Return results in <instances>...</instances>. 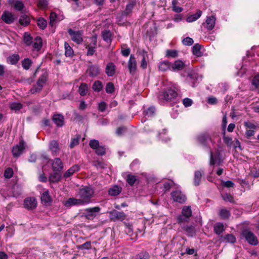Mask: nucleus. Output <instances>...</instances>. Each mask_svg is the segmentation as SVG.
Masks as SVG:
<instances>
[{
    "mask_svg": "<svg viewBox=\"0 0 259 259\" xmlns=\"http://www.w3.org/2000/svg\"><path fill=\"white\" fill-rule=\"evenodd\" d=\"M90 146L93 149H96L97 148H98L100 145H99V142L98 140H91L90 141L89 143Z\"/></svg>",
    "mask_w": 259,
    "mask_h": 259,
    "instance_id": "bf43d9fd",
    "label": "nucleus"
},
{
    "mask_svg": "<svg viewBox=\"0 0 259 259\" xmlns=\"http://www.w3.org/2000/svg\"><path fill=\"white\" fill-rule=\"evenodd\" d=\"M37 201L34 197H27L24 200V207L28 210H32L36 207Z\"/></svg>",
    "mask_w": 259,
    "mask_h": 259,
    "instance_id": "f8f14e48",
    "label": "nucleus"
},
{
    "mask_svg": "<svg viewBox=\"0 0 259 259\" xmlns=\"http://www.w3.org/2000/svg\"><path fill=\"white\" fill-rule=\"evenodd\" d=\"M13 175V170L11 168H7L4 172V177L6 178L10 179Z\"/></svg>",
    "mask_w": 259,
    "mask_h": 259,
    "instance_id": "e2e57ef3",
    "label": "nucleus"
},
{
    "mask_svg": "<svg viewBox=\"0 0 259 259\" xmlns=\"http://www.w3.org/2000/svg\"><path fill=\"white\" fill-rule=\"evenodd\" d=\"M86 73L90 77H96L100 74V67L98 65H89Z\"/></svg>",
    "mask_w": 259,
    "mask_h": 259,
    "instance_id": "4468645a",
    "label": "nucleus"
},
{
    "mask_svg": "<svg viewBox=\"0 0 259 259\" xmlns=\"http://www.w3.org/2000/svg\"><path fill=\"white\" fill-rule=\"evenodd\" d=\"M8 4L17 11H21L24 7L22 2L16 0H8Z\"/></svg>",
    "mask_w": 259,
    "mask_h": 259,
    "instance_id": "412c9836",
    "label": "nucleus"
},
{
    "mask_svg": "<svg viewBox=\"0 0 259 259\" xmlns=\"http://www.w3.org/2000/svg\"><path fill=\"white\" fill-rule=\"evenodd\" d=\"M219 215L222 219H227L230 216V212L226 208L222 209L220 210Z\"/></svg>",
    "mask_w": 259,
    "mask_h": 259,
    "instance_id": "49530a36",
    "label": "nucleus"
},
{
    "mask_svg": "<svg viewBox=\"0 0 259 259\" xmlns=\"http://www.w3.org/2000/svg\"><path fill=\"white\" fill-rule=\"evenodd\" d=\"M1 19L5 23L10 24L14 22L15 20V16L12 12L5 11L1 16Z\"/></svg>",
    "mask_w": 259,
    "mask_h": 259,
    "instance_id": "2eb2a0df",
    "label": "nucleus"
},
{
    "mask_svg": "<svg viewBox=\"0 0 259 259\" xmlns=\"http://www.w3.org/2000/svg\"><path fill=\"white\" fill-rule=\"evenodd\" d=\"M97 46V38H95L93 39L92 45H87L86 48L88 49V52L87 53V56H92L96 52V48Z\"/></svg>",
    "mask_w": 259,
    "mask_h": 259,
    "instance_id": "a878e982",
    "label": "nucleus"
},
{
    "mask_svg": "<svg viewBox=\"0 0 259 259\" xmlns=\"http://www.w3.org/2000/svg\"><path fill=\"white\" fill-rule=\"evenodd\" d=\"M20 57L18 54H13L7 58V62L12 65L17 64L19 60Z\"/></svg>",
    "mask_w": 259,
    "mask_h": 259,
    "instance_id": "f704fd0d",
    "label": "nucleus"
},
{
    "mask_svg": "<svg viewBox=\"0 0 259 259\" xmlns=\"http://www.w3.org/2000/svg\"><path fill=\"white\" fill-rule=\"evenodd\" d=\"M79 139L80 136H78L76 138L71 139V142L69 145L70 148H73L74 146L77 145L79 143Z\"/></svg>",
    "mask_w": 259,
    "mask_h": 259,
    "instance_id": "680f3d73",
    "label": "nucleus"
},
{
    "mask_svg": "<svg viewBox=\"0 0 259 259\" xmlns=\"http://www.w3.org/2000/svg\"><path fill=\"white\" fill-rule=\"evenodd\" d=\"M195 139L196 143L208 152L215 148V141L207 133H202L198 135Z\"/></svg>",
    "mask_w": 259,
    "mask_h": 259,
    "instance_id": "f03ea898",
    "label": "nucleus"
},
{
    "mask_svg": "<svg viewBox=\"0 0 259 259\" xmlns=\"http://www.w3.org/2000/svg\"><path fill=\"white\" fill-rule=\"evenodd\" d=\"M49 149L51 151L52 155H57L60 150L58 143L55 140L51 141L49 144Z\"/></svg>",
    "mask_w": 259,
    "mask_h": 259,
    "instance_id": "6ab92c4d",
    "label": "nucleus"
},
{
    "mask_svg": "<svg viewBox=\"0 0 259 259\" xmlns=\"http://www.w3.org/2000/svg\"><path fill=\"white\" fill-rule=\"evenodd\" d=\"M24 144V141L23 140H21L19 141V144L13 146L12 152L14 157H18L22 154L25 148Z\"/></svg>",
    "mask_w": 259,
    "mask_h": 259,
    "instance_id": "1a4fd4ad",
    "label": "nucleus"
},
{
    "mask_svg": "<svg viewBox=\"0 0 259 259\" xmlns=\"http://www.w3.org/2000/svg\"><path fill=\"white\" fill-rule=\"evenodd\" d=\"M142 55H143V58L141 61L140 66H141V68L145 69L147 67V61H146V58H145V55H147V52L143 50L142 51Z\"/></svg>",
    "mask_w": 259,
    "mask_h": 259,
    "instance_id": "4d7b16f0",
    "label": "nucleus"
},
{
    "mask_svg": "<svg viewBox=\"0 0 259 259\" xmlns=\"http://www.w3.org/2000/svg\"><path fill=\"white\" fill-rule=\"evenodd\" d=\"M64 205L66 207H70L72 206H82L83 205L78 198L71 197L68 198L66 201L64 202Z\"/></svg>",
    "mask_w": 259,
    "mask_h": 259,
    "instance_id": "dca6fc26",
    "label": "nucleus"
},
{
    "mask_svg": "<svg viewBox=\"0 0 259 259\" xmlns=\"http://www.w3.org/2000/svg\"><path fill=\"white\" fill-rule=\"evenodd\" d=\"M23 41L27 46H30L32 43V37L28 32H25L23 35Z\"/></svg>",
    "mask_w": 259,
    "mask_h": 259,
    "instance_id": "ea45409f",
    "label": "nucleus"
},
{
    "mask_svg": "<svg viewBox=\"0 0 259 259\" xmlns=\"http://www.w3.org/2000/svg\"><path fill=\"white\" fill-rule=\"evenodd\" d=\"M80 169V167L77 164H75L68 169L63 175L65 178H68L72 176L74 172L78 171Z\"/></svg>",
    "mask_w": 259,
    "mask_h": 259,
    "instance_id": "393cba45",
    "label": "nucleus"
},
{
    "mask_svg": "<svg viewBox=\"0 0 259 259\" xmlns=\"http://www.w3.org/2000/svg\"><path fill=\"white\" fill-rule=\"evenodd\" d=\"M61 178L60 171H54L49 177V181L52 183H57Z\"/></svg>",
    "mask_w": 259,
    "mask_h": 259,
    "instance_id": "c85d7f7f",
    "label": "nucleus"
},
{
    "mask_svg": "<svg viewBox=\"0 0 259 259\" xmlns=\"http://www.w3.org/2000/svg\"><path fill=\"white\" fill-rule=\"evenodd\" d=\"M137 180L136 177L132 174H128L126 177V181L130 186H133Z\"/></svg>",
    "mask_w": 259,
    "mask_h": 259,
    "instance_id": "09e8293b",
    "label": "nucleus"
},
{
    "mask_svg": "<svg viewBox=\"0 0 259 259\" xmlns=\"http://www.w3.org/2000/svg\"><path fill=\"white\" fill-rule=\"evenodd\" d=\"M178 56V51L175 50H167L166 51V56L168 58H175Z\"/></svg>",
    "mask_w": 259,
    "mask_h": 259,
    "instance_id": "864d4df0",
    "label": "nucleus"
},
{
    "mask_svg": "<svg viewBox=\"0 0 259 259\" xmlns=\"http://www.w3.org/2000/svg\"><path fill=\"white\" fill-rule=\"evenodd\" d=\"M93 89L94 91L99 92L103 89V84L101 81L97 80L93 84Z\"/></svg>",
    "mask_w": 259,
    "mask_h": 259,
    "instance_id": "de8ad7c7",
    "label": "nucleus"
},
{
    "mask_svg": "<svg viewBox=\"0 0 259 259\" xmlns=\"http://www.w3.org/2000/svg\"><path fill=\"white\" fill-rule=\"evenodd\" d=\"M135 5V3L134 2H130L126 6V8L123 12V14L125 15H127L131 13Z\"/></svg>",
    "mask_w": 259,
    "mask_h": 259,
    "instance_id": "8fccbe9b",
    "label": "nucleus"
},
{
    "mask_svg": "<svg viewBox=\"0 0 259 259\" xmlns=\"http://www.w3.org/2000/svg\"><path fill=\"white\" fill-rule=\"evenodd\" d=\"M182 213L186 218H190L192 215V211L190 206H184L182 209Z\"/></svg>",
    "mask_w": 259,
    "mask_h": 259,
    "instance_id": "603ef678",
    "label": "nucleus"
},
{
    "mask_svg": "<svg viewBox=\"0 0 259 259\" xmlns=\"http://www.w3.org/2000/svg\"><path fill=\"white\" fill-rule=\"evenodd\" d=\"M22 66L25 70H28L32 64V61L29 58H25L22 60Z\"/></svg>",
    "mask_w": 259,
    "mask_h": 259,
    "instance_id": "4c0bfd02",
    "label": "nucleus"
},
{
    "mask_svg": "<svg viewBox=\"0 0 259 259\" xmlns=\"http://www.w3.org/2000/svg\"><path fill=\"white\" fill-rule=\"evenodd\" d=\"M225 231L224 226L223 223H217L214 226V232L217 235L221 234Z\"/></svg>",
    "mask_w": 259,
    "mask_h": 259,
    "instance_id": "2f4dec72",
    "label": "nucleus"
},
{
    "mask_svg": "<svg viewBox=\"0 0 259 259\" xmlns=\"http://www.w3.org/2000/svg\"><path fill=\"white\" fill-rule=\"evenodd\" d=\"M137 64L136 58L134 55H131L128 61V68L131 74H135L137 71Z\"/></svg>",
    "mask_w": 259,
    "mask_h": 259,
    "instance_id": "ddd939ff",
    "label": "nucleus"
},
{
    "mask_svg": "<svg viewBox=\"0 0 259 259\" xmlns=\"http://www.w3.org/2000/svg\"><path fill=\"white\" fill-rule=\"evenodd\" d=\"M201 46L198 44H196L192 47V53L193 55L197 57H201L202 56V53L201 52Z\"/></svg>",
    "mask_w": 259,
    "mask_h": 259,
    "instance_id": "72a5a7b5",
    "label": "nucleus"
},
{
    "mask_svg": "<svg viewBox=\"0 0 259 259\" xmlns=\"http://www.w3.org/2000/svg\"><path fill=\"white\" fill-rule=\"evenodd\" d=\"M47 78V77L46 74H42L39 77L36 84L34 85L32 88L30 90L31 93L32 94H34L35 93L40 92L42 90L44 84L46 83Z\"/></svg>",
    "mask_w": 259,
    "mask_h": 259,
    "instance_id": "423d86ee",
    "label": "nucleus"
},
{
    "mask_svg": "<svg viewBox=\"0 0 259 259\" xmlns=\"http://www.w3.org/2000/svg\"><path fill=\"white\" fill-rule=\"evenodd\" d=\"M121 192V189L118 186H114L108 190V194L111 196H116Z\"/></svg>",
    "mask_w": 259,
    "mask_h": 259,
    "instance_id": "c9c22d12",
    "label": "nucleus"
},
{
    "mask_svg": "<svg viewBox=\"0 0 259 259\" xmlns=\"http://www.w3.org/2000/svg\"><path fill=\"white\" fill-rule=\"evenodd\" d=\"M91 248H92L91 242L90 241H87L84 243L81 244L80 245H78L77 246V248L78 249H80V250H83V249L89 250V249H90Z\"/></svg>",
    "mask_w": 259,
    "mask_h": 259,
    "instance_id": "6e6d98bb",
    "label": "nucleus"
},
{
    "mask_svg": "<svg viewBox=\"0 0 259 259\" xmlns=\"http://www.w3.org/2000/svg\"><path fill=\"white\" fill-rule=\"evenodd\" d=\"M215 23V17L214 16L207 17L205 23H203L205 27L208 30H211L214 27Z\"/></svg>",
    "mask_w": 259,
    "mask_h": 259,
    "instance_id": "f3484780",
    "label": "nucleus"
},
{
    "mask_svg": "<svg viewBox=\"0 0 259 259\" xmlns=\"http://www.w3.org/2000/svg\"><path fill=\"white\" fill-rule=\"evenodd\" d=\"M94 189L88 186L78 189L76 196L78 197L83 205H88L93 202Z\"/></svg>",
    "mask_w": 259,
    "mask_h": 259,
    "instance_id": "7ed1b4c3",
    "label": "nucleus"
},
{
    "mask_svg": "<svg viewBox=\"0 0 259 259\" xmlns=\"http://www.w3.org/2000/svg\"><path fill=\"white\" fill-rule=\"evenodd\" d=\"M99 206L86 208L84 210L83 216L89 220H93L101 210Z\"/></svg>",
    "mask_w": 259,
    "mask_h": 259,
    "instance_id": "39448f33",
    "label": "nucleus"
},
{
    "mask_svg": "<svg viewBox=\"0 0 259 259\" xmlns=\"http://www.w3.org/2000/svg\"><path fill=\"white\" fill-rule=\"evenodd\" d=\"M37 25L41 29H44L47 26V21L43 18L40 17L37 20Z\"/></svg>",
    "mask_w": 259,
    "mask_h": 259,
    "instance_id": "37998d69",
    "label": "nucleus"
},
{
    "mask_svg": "<svg viewBox=\"0 0 259 259\" xmlns=\"http://www.w3.org/2000/svg\"><path fill=\"white\" fill-rule=\"evenodd\" d=\"M199 75L197 73L191 72L186 77V81L192 87H195L199 83Z\"/></svg>",
    "mask_w": 259,
    "mask_h": 259,
    "instance_id": "9d476101",
    "label": "nucleus"
},
{
    "mask_svg": "<svg viewBox=\"0 0 259 259\" xmlns=\"http://www.w3.org/2000/svg\"><path fill=\"white\" fill-rule=\"evenodd\" d=\"M42 46V40L40 37L37 36L32 43L33 49L34 50L38 51L40 50Z\"/></svg>",
    "mask_w": 259,
    "mask_h": 259,
    "instance_id": "cd10ccee",
    "label": "nucleus"
},
{
    "mask_svg": "<svg viewBox=\"0 0 259 259\" xmlns=\"http://www.w3.org/2000/svg\"><path fill=\"white\" fill-rule=\"evenodd\" d=\"M185 67V64L181 60H178L171 64V70L173 71L183 70Z\"/></svg>",
    "mask_w": 259,
    "mask_h": 259,
    "instance_id": "b1692460",
    "label": "nucleus"
},
{
    "mask_svg": "<svg viewBox=\"0 0 259 259\" xmlns=\"http://www.w3.org/2000/svg\"><path fill=\"white\" fill-rule=\"evenodd\" d=\"M64 47H65V55L66 57H72L74 55V51L71 47L69 46V45L65 42L64 43Z\"/></svg>",
    "mask_w": 259,
    "mask_h": 259,
    "instance_id": "473e14b6",
    "label": "nucleus"
},
{
    "mask_svg": "<svg viewBox=\"0 0 259 259\" xmlns=\"http://www.w3.org/2000/svg\"><path fill=\"white\" fill-rule=\"evenodd\" d=\"M68 33L71 37L72 41L77 44H80L83 41L82 35L83 32L82 31H74L72 29L69 28L68 30Z\"/></svg>",
    "mask_w": 259,
    "mask_h": 259,
    "instance_id": "0eeeda50",
    "label": "nucleus"
},
{
    "mask_svg": "<svg viewBox=\"0 0 259 259\" xmlns=\"http://www.w3.org/2000/svg\"><path fill=\"white\" fill-rule=\"evenodd\" d=\"M102 34L104 41L107 42H110L111 41V33L109 30L103 31Z\"/></svg>",
    "mask_w": 259,
    "mask_h": 259,
    "instance_id": "a18cd8bd",
    "label": "nucleus"
},
{
    "mask_svg": "<svg viewBox=\"0 0 259 259\" xmlns=\"http://www.w3.org/2000/svg\"><path fill=\"white\" fill-rule=\"evenodd\" d=\"M52 166L54 171H61L63 168V162L59 158L54 159Z\"/></svg>",
    "mask_w": 259,
    "mask_h": 259,
    "instance_id": "a211bd4d",
    "label": "nucleus"
},
{
    "mask_svg": "<svg viewBox=\"0 0 259 259\" xmlns=\"http://www.w3.org/2000/svg\"><path fill=\"white\" fill-rule=\"evenodd\" d=\"M53 121L58 126L61 127L64 125V116L61 114H55L53 117Z\"/></svg>",
    "mask_w": 259,
    "mask_h": 259,
    "instance_id": "5701e85b",
    "label": "nucleus"
},
{
    "mask_svg": "<svg viewBox=\"0 0 259 259\" xmlns=\"http://www.w3.org/2000/svg\"><path fill=\"white\" fill-rule=\"evenodd\" d=\"M225 239L227 242L234 243L236 241L235 237L232 234H228L226 235Z\"/></svg>",
    "mask_w": 259,
    "mask_h": 259,
    "instance_id": "052dcab7",
    "label": "nucleus"
},
{
    "mask_svg": "<svg viewBox=\"0 0 259 259\" xmlns=\"http://www.w3.org/2000/svg\"><path fill=\"white\" fill-rule=\"evenodd\" d=\"M179 88L176 85L167 88L159 93L158 98L168 102L177 103L179 100L178 91Z\"/></svg>",
    "mask_w": 259,
    "mask_h": 259,
    "instance_id": "f257e3e1",
    "label": "nucleus"
},
{
    "mask_svg": "<svg viewBox=\"0 0 259 259\" xmlns=\"http://www.w3.org/2000/svg\"><path fill=\"white\" fill-rule=\"evenodd\" d=\"M202 14V12L201 10H198L195 14H193L188 16L186 19V21L189 23L195 21L201 17Z\"/></svg>",
    "mask_w": 259,
    "mask_h": 259,
    "instance_id": "bb28decb",
    "label": "nucleus"
},
{
    "mask_svg": "<svg viewBox=\"0 0 259 259\" xmlns=\"http://www.w3.org/2000/svg\"><path fill=\"white\" fill-rule=\"evenodd\" d=\"M116 66L112 62L108 63L105 68V72L108 76H113L115 73Z\"/></svg>",
    "mask_w": 259,
    "mask_h": 259,
    "instance_id": "aec40b11",
    "label": "nucleus"
},
{
    "mask_svg": "<svg viewBox=\"0 0 259 259\" xmlns=\"http://www.w3.org/2000/svg\"><path fill=\"white\" fill-rule=\"evenodd\" d=\"M158 69L159 70L164 72L169 69L171 70V63L168 61H163L158 64Z\"/></svg>",
    "mask_w": 259,
    "mask_h": 259,
    "instance_id": "4be33fe9",
    "label": "nucleus"
},
{
    "mask_svg": "<svg viewBox=\"0 0 259 259\" xmlns=\"http://www.w3.org/2000/svg\"><path fill=\"white\" fill-rule=\"evenodd\" d=\"M149 253L146 251H142L136 255L134 259H150Z\"/></svg>",
    "mask_w": 259,
    "mask_h": 259,
    "instance_id": "e433bc0d",
    "label": "nucleus"
},
{
    "mask_svg": "<svg viewBox=\"0 0 259 259\" xmlns=\"http://www.w3.org/2000/svg\"><path fill=\"white\" fill-rule=\"evenodd\" d=\"M105 91L108 94H112L115 91V87L111 82H108L105 87Z\"/></svg>",
    "mask_w": 259,
    "mask_h": 259,
    "instance_id": "3c124183",
    "label": "nucleus"
},
{
    "mask_svg": "<svg viewBox=\"0 0 259 259\" xmlns=\"http://www.w3.org/2000/svg\"><path fill=\"white\" fill-rule=\"evenodd\" d=\"M19 23L22 25L26 26L30 23V18L27 15H21L19 19Z\"/></svg>",
    "mask_w": 259,
    "mask_h": 259,
    "instance_id": "79ce46f5",
    "label": "nucleus"
},
{
    "mask_svg": "<svg viewBox=\"0 0 259 259\" xmlns=\"http://www.w3.org/2000/svg\"><path fill=\"white\" fill-rule=\"evenodd\" d=\"M223 200L225 201H229L231 203H234V198L231 194L226 193L222 196Z\"/></svg>",
    "mask_w": 259,
    "mask_h": 259,
    "instance_id": "13d9d810",
    "label": "nucleus"
},
{
    "mask_svg": "<svg viewBox=\"0 0 259 259\" xmlns=\"http://www.w3.org/2000/svg\"><path fill=\"white\" fill-rule=\"evenodd\" d=\"M41 201L42 204H47L51 201V198L48 190L45 191L41 195Z\"/></svg>",
    "mask_w": 259,
    "mask_h": 259,
    "instance_id": "7c9ffc66",
    "label": "nucleus"
},
{
    "mask_svg": "<svg viewBox=\"0 0 259 259\" xmlns=\"http://www.w3.org/2000/svg\"><path fill=\"white\" fill-rule=\"evenodd\" d=\"M95 152L98 155H103L105 153V148L103 146H99L95 149Z\"/></svg>",
    "mask_w": 259,
    "mask_h": 259,
    "instance_id": "0e129e2a",
    "label": "nucleus"
},
{
    "mask_svg": "<svg viewBox=\"0 0 259 259\" xmlns=\"http://www.w3.org/2000/svg\"><path fill=\"white\" fill-rule=\"evenodd\" d=\"M88 85L85 83H81L78 89V92L81 96L86 95L88 91Z\"/></svg>",
    "mask_w": 259,
    "mask_h": 259,
    "instance_id": "a19ab883",
    "label": "nucleus"
},
{
    "mask_svg": "<svg viewBox=\"0 0 259 259\" xmlns=\"http://www.w3.org/2000/svg\"><path fill=\"white\" fill-rule=\"evenodd\" d=\"M203 174H204L203 171L201 170H196L195 172L194 179V184L195 186H197L200 185Z\"/></svg>",
    "mask_w": 259,
    "mask_h": 259,
    "instance_id": "c756f323",
    "label": "nucleus"
},
{
    "mask_svg": "<svg viewBox=\"0 0 259 259\" xmlns=\"http://www.w3.org/2000/svg\"><path fill=\"white\" fill-rule=\"evenodd\" d=\"M37 5L40 8L45 9L48 7V2L47 0H39Z\"/></svg>",
    "mask_w": 259,
    "mask_h": 259,
    "instance_id": "774afa93",
    "label": "nucleus"
},
{
    "mask_svg": "<svg viewBox=\"0 0 259 259\" xmlns=\"http://www.w3.org/2000/svg\"><path fill=\"white\" fill-rule=\"evenodd\" d=\"M9 107L12 110L18 111L22 108L23 105L20 103L14 102L10 103Z\"/></svg>",
    "mask_w": 259,
    "mask_h": 259,
    "instance_id": "c03bdc74",
    "label": "nucleus"
},
{
    "mask_svg": "<svg viewBox=\"0 0 259 259\" xmlns=\"http://www.w3.org/2000/svg\"><path fill=\"white\" fill-rule=\"evenodd\" d=\"M110 219L113 222L122 221L125 218L126 215L123 211H118L116 210H113L109 212Z\"/></svg>",
    "mask_w": 259,
    "mask_h": 259,
    "instance_id": "6e6552de",
    "label": "nucleus"
},
{
    "mask_svg": "<svg viewBox=\"0 0 259 259\" xmlns=\"http://www.w3.org/2000/svg\"><path fill=\"white\" fill-rule=\"evenodd\" d=\"M193 42V39L190 37H187L182 40L183 44L185 46H191Z\"/></svg>",
    "mask_w": 259,
    "mask_h": 259,
    "instance_id": "338daca9",
    "label": "nucleus"
},
{
    "mask_svg": "<svg viewBox=\"0 0 259 259\" xmlns=\"http://www.w3.org/2000/svg\"><path fill=\"white\" fill-rule=\"evenodd\" d=\"M155 111V108L154 107H150L144 111V115L149 117H152L154 115Z\"/></svg>",
    "mask_w": 259,
    "mask_h": 259,
    "instance_id": "5fc2aeb1",
    "label": "nucleus"
},
{
    "mask_svg": "<svg viewBox=\"0 0 259 259\" xmlns=\"http://www.w3.org/2000/svg\"><path fill=\"white\" fill-rule=\"evenodd\" d=\"M183 228L189 236H193L195 234V228L192 225H187L183 227Z\"/></svg>",
    "mask_w": 259,
    "mask_h": 259,
    "instance_id": "58836bf2",
    "label": "nucleus"
},
{
    "mask_svg": "<svg viewBox=\"0 0 259 259\" xmlns=\"http://www.w3.org/2000/svg\"><path fill=\"white\" fill-rule=\"evenodd\" d=\"M221 184L223 186L226 188H232L235 186L234 183L231 181H222Z\"/></svg>",
    "mask_w": 259,
    "mask_h": 259,
    "instance_id": "69168bd1",
    "label": "nucleus"
},
{
    "mask_svg": "<svg viewBox=\"0 0 259 259\" xmlns=\"http://www.w3.org/2000/svg\"><path fill=\"white\" fill-rule=\"evenodd\" d=\"M171 197L174 201L180 203H184L187 199L185 195L180 190L172 191L171 193Z\"/></svg>",
    "mask_w": 259,
    "mask_h": 259,
    "instance_id": "9b49d317",
    "label": "nucleus"
},
{
    "mask_svg": "<svg viewBox=\"0 0 259 259\" xmlns=\"http://www.w3.org/2000/svg\"><path fill=\"white\" fill-rule=\"evenodd\" d=\"M242 238L245 239L249 244L256 245L258 243V240L254 233L248 229H244L241 232Z\"/></svg>",
    "mask_w": 259,
    "mask_h": 259,
    "instance_id": "20e7f679",
    "label": "nucleus"
}]
</instances>
